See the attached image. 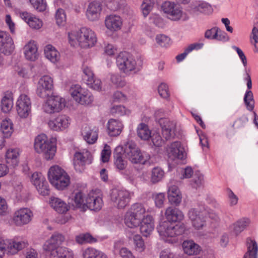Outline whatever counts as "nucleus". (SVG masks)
Returning <instances> with one entry per match:
<instances>
[{
    "instance_id": "f257e3e1",
    "label": "nucleus",
    "mask_w": 258,
    "mask_h": 258,
    "mask_svg": "<svg viewBox=\"0 0 258 258\" xmlns=\"http://www.w3.org/2000/svg\"><path fill=\"white\" fill-rule=\"evenodd\" d=\"M48 178L51 184L60 190L66 189L71 183V178L69 174L63 169L56 165L49 169Z\"/></svg>"
},
{
    "instance_id": "f03ea898",
    "label": "nucleus",
    "mask_w": 258,
    "mask_h": 258,
    "mask_svg": "<svg viewBox=\"0 0 258 258\" xmlns=\"http://www.w3.org/2000/svg\"><path fill=\"white\" fill-rule=\"evenodd\" d=\"M184 227L182 224L174 225L166 221L160 222L157 227V231L160 237L166 242L172 243L175 242V237L182 234Z\"/></svg>"
},
{
    "instance_id": "7ed1b4c3",
    "label": "nucleus",
    "mask_w": 258,
    "mask_h": 258,
    "mask_svg": "<svg viewBox=\"0 0 258 258\" xmlns=\"http://www.w3.org/2000/svg\"><path fill=\"white\" fill-rule=\"evenodd\" d=\"M123 153L126 158L133 164H147L150 159L149 154L143 152L132 141H127L124 144Z\"/></svg>"
},
{
    "instance_id": "20e7f679",
    "label": "nucleus",
    "mask_w": 258,
    "mask_h": 258,
    "mask_svg": "<svg viewBox=\"0 0 258 258\" xmlns=\"http://www.w3.org/2000/svg\"><path fill=\"white\" fill-rule=\"evenodd\" d=\"M34 148L37 153L42 154L47 160L53 159L56 152L54 143L48 140L44 134L39 135L35 138Z\"/></svg>"
},
{
    "instance_id": "39448f33",
    "label": "nucleus",
    "mask_w": 258,
    "mask_h": 258,
    "mask_svg": "<svg viewBox=\"0 0 258 258\" xmlns=\"http://www.w3.org/2000/svg\"><path fill=\"white\" fill-rule=\"evenodd\" d=\"M116 64L118 70L126 75H130L132 73H136L140 70L136 60L126 51L120 52L117 55Z\"/></svg>"
},
{
    "instance_id": "423d86ee",
    "label": "nucleus",
    "mask_w": 258,
    "mask_h": 258,
    "mask_svg": "<svg viewBox=\"0 0 258 258\" xmlns=\"http://www.w3.org/2000/svg\"><path fill=\"white\" fill-rule=\"evenodd\" d=\"M161 10L168 19L174 22L185 21L189 19L187 14L182 8L173 2H164L161 5Z\"/></svg>"
},
{
    "instance_id": "0eeeda50",
    "label": "nucleus",
    "mask_w": 258,
    "mask_h": 258,
    "mask_svg": "<svg viewBox=\"0 0 258 258\" xmlns=\"http://www.w3.org/2000/svg\"><path fill=\"white\" fill-rule=\"evenodd\" d=\"M122 146H117L114 152V164L116 168L123 175V177L130 182L133 183L135 176L130 170L125 168L127 165V162L123 158Z\"/></svg>"
},
{
    "instance_id": "6e6552de",
    "label": "nucleus",
    "mask_w": 258,
    "mask_h": 258,
    "mask_svg": "<svg viewBox=\"0 0 258 258\" xmlns=\"http://www.w3.org/2000/svg\"><path fill=\"white\" fill-rule=\"evenodd\" d=\"M110 199L115 207L123 209L130 202L131 194L125 189L115 188L111 191Z\"/></svg>"
},
{
    "instance_id": "1a4fd4ad",
    "label": "nucleus",
    "mask_w": 258,
    "mask_h": 258,
    "mask_svg": "<svg viewBox=\"0 0 258 258\" xmlns=\"http://www.w3.org/2000/svg\"><path fill=\"white\" fill-rule=\"evenodd\" d=\"M85 202L84 205L82 206V210L86 206L91 211L99 212L104 205L103 195L99 190L90 191L86 197Z\"/></svg>"
},
{
    "instance_id": "9d476101",
    "label": "nucleus",
    "mask_w": 258,
    "mask_h": 258,
    "mask_svg": "<svg viewBox=\"0 0 258 258\" xmlns=\"http://www.w3.org/2000/svg\"><path fill=\"white\" fill-rule=\"evenodd\" d=\"M203 211L197 208H191L188 210L187 216L195 230H202L206 226L207 217Z\"/></svg>"
},
{
    "instance_id": "9b49d317",
    "label": "nucleus",
    "mask_w": 258,
    "mask_h": 258,
    "mask_svg": "<svg viewBox=\"0 0 258 258\" xmlns=\"http://www.w3.org/2000/svg\"><path fill=\"white\" fill-rule=\"evenodd\" d=\"M166 153L168 159L171 161L184 160L187 156L184 147L179 141L168 145L166 148Z\"/></svg>"
},
{
    "instance_id": "f8f14e48",
    "label": "nucleus",
    "mask_w": 258,
    "mask_h": 258,
    "mask_svg": "<svg viewBox=\"0 0 258 258\" xmlns=\"http://www.w3.org/2000/svg\"><path fill=\"white\" fill-rule=\"evenodd\" d=\"M28 245V242L25 241L0 238V250L3 253L7 252L8 254H14L27 246Z\"/></svg>"
},
{
    "instance_id": "ddd939ff",
    "label": "nucleus",
    "mask_w": 258,
    "mask_h": 258,
    "mask_svg": "<svg viewBox=\"0 0 258 258\" xmlns=\"http://www.w3.org/2000/svg\"><path fill=\"white\" fill-rule=\"evenodd\" d=\"M66 106L65 99L59 96H50L43 105V110L47 113L59 112Z\"/></svg>"
},
{
    "instance_id": "4468645a",
    "label": "nucleus",
    "mask_w": 258,
    "mask_h": 258,
    "mask_svg": "<svg viewBox=\"0 0 258 258\" xmlns=\"http://www.w3.org/2000/svg\"><path fill=\"white\" fill-rule=\"evenodd\" d=\"M53 88V79L49 75H44L38 82L36 93L39 97L45 98L48 96Z\"/></svg>"
},
{
    "instance_id": "2eb2a0df",
    "label": "nucleus",
    "mask_w": 258,
    "mask_h": 258,
    "mask_svg": "<svg viewBox=\"0 0 258 258\" xmlns=\"http://www.w3.org/2000/svg\"><path fill=\"white\" fill-rule=\"evenodd\" d=\"M16 110L21 118H27L31 111V101L26 94H21L16 102Z\"/></svg>"
},
{
    "instance_id": "dca6fc26",
    "label": "nucleus",
    "mask_w": 258,
    "mask_h": 258,
    "mask_svg": "<svg viewBox=\"0 0 258 258\" xmlns=\"http://www.w3.org/2000/svg\"><path fill=\"white\" fill-rule=\"evenodd\" d=\"M82 81L94 90H101L100 80L94 78V73L90 68L86 67L83 69L82 73Z\"/></svg>"
},
{
    "instance_id": "f3484780",
    "label": "nucleus",
    "mask_w": 258,
    "mask_h": 258,
    "mask_svg": "<svg viewBox=\"0 0 258 258\" xmlns=\"http://www.w3.org/2000/svg\"><path fill=\"white\" fill-rule=\"evenodd\" d=\"M31 182L40 195L46 196L49 194L48 183L41 173H34L31 176Z\"/></svg>"
},
{
    "instance_id": "a211bd4d",
    "label": "nucleus",
    "mask_w": 258,
    "mask_h": 258,
    "mask_svg": "<svg viewBox=\"0 0 258 258\" xmlns=\"http://www.w3.org/2000/svg\"><path fill=\"white\" fill-rule=\"evenodd\" d=\"M244 81L246 82L247 89L245 91L243 101L246 109L249 111H252L254 107V100L252 92L250 91L252 87V83L250 76L245 69V73L244 78Z\"/></svg>"
},
{
    "instance_id": "6ab92c4d",
    "label": "nucleus",
    "mask_w": 258,
    "mask_h": 258,
    "mask_svg": "<svg viewBox=\"0 0 258 258\" xmlns=\"http://www.w3.org/2000/svg\"><path fill=\"white\" fill-rule=\"evenodd\" d=\"M33 214L28 208H21L16 211L13 216V221L16 225L22 226L28 224L32 219Z\"/></svg>"
},
{
    "instance_id": "aec40b11",
    "label": "nucleus",
    "mask_w": 258,
    "mask_h": 258,
    "mask_svg": "<svg viewBox=\"0 0 258 258\" xmlns=\"http://www.w3.org/2000/svg\"><path fill=\"white\" fill-rule=\"evenodd\" d=\"M139 226H140V231L142 236L145 237H149L155 229L154 218L150 215L144 216Z\"/></svg>"
},
{
    "instance_id": "412c9836",
    "label": "nucleus",
    "mask_w": 258,
    "mask_h": 258,
    "mask_svg": "<svg viewBox=\"0 0 258 258\" xmlns=\"http://www.w3.org/2000/svg\"><path fill=\"white\" fill-rule=\"evenodd\" d=\"M158 122L162 128L163 137L166 140L170 139L175 135L176 124L173 121H170L167 118H161Z\"/></svg>"
},
{
    "instance_id": "4be33fe9",
    "label": "nucleus",
    "mask_w": 258,
    "mask_h": 258,
    "mask_svg": "<svg viewBox=\"0 0 258 258\" xmlns=\"http://www.w3.org/2000/svg\"><path fill=\"white\" fill-rule=\"evenodd\" d=\"M14 49V42L9 34L5 31H0L1 51L5 54L9 55Z\"/></svg>"
},
{
    "instance_id": "5701e85b",
    "label": "nucleus",
    "mask_w": 258,
    "mask_h": 258,
    "mask_svg": "<svg viewBox=\"0 0 258 258\" xmlns=\"http://www.w3.org/2000/svg\"><path fill=\"white\" fill-rule=\"evenodd\" d=\"M97 42L95 32L90 28H82V48H88L94 46Z\"/></svg>"
},
{
    "instance_id": "b1692460",
    "label": "nucleus",
    "mask_w": 258,
    "mask_h": 258,
    "mask_svg": "<svg viewBox=\"0 0 258 258\" xmlns=\"http://www.w3.org/2000/svg\"><path fill=\"white\" fill-rule=\"evenodd\" d=\"M105 26L111 32H115L121 30L122 26V19L118 15H110L105 19Z\"/></svg>"
},
{
    "instance_id": "393cba45",
    "label": "nucleus",
    "mask_w": 258,
    "mask_h": 258,
    "mask_svg": "<svg viewBox=\"0 0 258 258\" xmlns=\"http://www.w3.org/2000/svg\"><path fill=\"white\" fill-rule=\"evenodd\" d=\"M190 10L193 13L209 15L213 12L212 6L204 1H195L190 5Z\"/></svg>"
},
{
    "instance_id": "a878e982",
    "label": "nucleus",
    "mask_w": 258,
    "mask_h": 258,
    "mask_svg": "<svg viewBox=\"0 0 258 258\" xmlns=\"http://www.w3.org/2000/svg\"><path fill=\"white\" fill-rule=\"evenodd\" d=\"M164 215L167 220L166 221L171 223L180 222L184 217V214L181 210L171 206L166 209Z\"/></svg>"
},
{
    "instance_id": "bb28decb",
    "label": "nucleus",
    "mask_w": 258,
    "mask_h": 258,
    "mask_svg": "<svg viewBox=\"0 0 258 258\" xmlns=\"http://www.w3.org/2000/svg\"><path fill=\"white\" fill-rule=\"evenodd\" d=\"M83 133H82L83 139L88 144L95 143L98 137V130L95 127H92L87 124L83 125Z\"/></svg>"
},
{
    "instance_id": "cd10ccee",
    "label": "nucleus",
    "mask_w": 258,
    "mask_h": 258,
    "mask_svg": "<svg viewBox=\"0 0 258 258\" xmlns=\"http://www.w3.org/2000/svg\"><path fill=\"white\" fill-rule=\"evenodd\" d=\"M167 197L169 202L175 206H179L182 199L181 192L178 186L174 185L168 186Z\"/></svg>"
},
{
    "instance_id": "c85d7f7f",
    "label": "nucleus",
    "mask_w": 258,
    "mask_h": 258,
    "mask_svg": "<svg viewBox=\"0 0 258 258\" xmlns=\"http://www.w3.org/2000/svg\"><path fill=\"white\" fill-rule=\"evenodd\" d=\"M246 252L243 258H258V243L252 237H248L245 240Z\"/></svg>"
},
{
    "instance_id": "c756f323",
    "label": "nucleus",
    "mask_w": 258,
    "mask_h": 258,
    "mask_svg": "<svg viewBox=\"0 0 258 258\" xmlns=\"http://www.w3.org/2000/svg\"><path fill=\"white\" fill-rule=\"evenodd\" d=\"M69 117L65 115H60L53 120H50V128L55 131H62L69 126Z\"/></svg>"
},
{
    "instance_id": "7c9ffc66",
    "label": "nucleus",
    "mask_w": 258,
    "mask_h": 258,
    "mask_svg": "<svg viewBox=\"0 0 258 258\" xmlns=\"http://www.w3.org/2000/svg\"><path fill=\"white\" fill-rule=\"evenodd\" d=\"M64 240V237L60 234H55L47 240L43 246V248L45 251H51L58 247Z\"/></svg>"
},
{
    "instance_id": "2f4dec72",
    "label": "nucleus",
    "mask_w": 258,
    "mask_h": 258,
    "mask_svg": "<svg viewBox=\"0 0 258 258\" xmlns=\"http://www.w3.org/2000/svg\"><path fill=\"white\" fill-rule=\"evenodd\" d=\"M102 11V5L97 1L89 3L86 11L88 19L91 21L98 19Z\"/></svg>"
},
{
    "instance_id": "473e14b6",
    "label": "nucleus",
    "mask_w": 258,
    "mask_h": 258,
    "mask_svg": "<svg viewBox=\"0 0 258 258\" xmlns=\"http://www.w3.org/2000/svg\"><path fill=\"white\" fill-rule=\"evenodd\" d=\"M20 150L18 148H10L5 154L6 163L13 167L17 166L19 162Z\"/></svg>"
},
{
    "instance_id": "72a5a7b5",
    "label": "nucleus",
    "mask_w": 258,
    "mask_h": 258,
    "mask_svg": "<svg viewBox=\"0 0 258 258\" xmlns=\"http://www.w3.org/2000/svg\"><path fill=\"white\" fill-rule=\"evenodd\" d=\"M182 246L184 252L188 255L199 254L202 251L201 247L191 240H184Z\"/></svg>"
},
{
    "instance_id": "f704fd0d",
    "label": "nucleus",
    "mask_w": 258,
    "mask_h": 258,
    "mask_svg": "<svg viewBox=\"0 0 258 258\" xmlns=\"http://www.w3.org/2000/svg\"><path fill=\"white\" fill-rule=\"evenodd\" d=\"M123 124L121 121L116 119H110L107 123L108 135L115 137L118 136L123 128Z\"/></svg>"
},
{
    "instance_id": "c9c22d12",
    "label": "nucleus",
    "mask_w": 258,
    "mask_h": 258,
    "mask_svg": "<svg viewBox=\"0 0 258 258\" xmlns=\"http://www.w3.org/2000/svg\"><path fill=\"white\" fill-rule=\"evenodd\" d=\"M49 252V258H74V254L72 250L66 247H58Z\"/></svg>"
},
{
    "instance_id": "e433bc0d",
    "label": "nucleus",
    "mask_w": 258,
    "mask_h": 258,
    "mask_svg": "<svg viewBox=\"0 0 258 258\" xmlns=\"http://www.w3.org/2000/svg\"><path fill=\"white\" fill-rule=\"evenodd\" d=\"M37 46L34 41H29L24 47V54L27 59L35 60L38 57Z\"/></svg>"
},
{
    "instance_id": "4c0bfd02",
    "label": "nucleus",
    "mask_w": 258,
    "mask_h": 258,
    "mask_svg": "<svg viewBox=\"0 0 258 258\" xmlns=\"http://www.w3.org/2000/svg\"><path fill=\"white\" fill-rule=\"evenodd\" d=\"M250 222V220L246 217L238 219L232 225L234 233L236 235L239 234L249 226Z\"/></svg>"
},
{
    "instance_id": "58836bf2",
    "label": "nucleus",
    "mask_w": 258,
    "mask_h": 258,
    "mask_svg": "<svg viewBox=\"0 0 258 258\" xmlns=\"http://www.w3.org/2000/svg\"><path fill=\"white\" fill-rule=\"evenodd\" d=\"M128 211L133 213V215L140 218V219H142V217L146 213H151L154 212L153 209L149 208L146 209L144 205L141 203H136L132 205Z\"/></svg>"
},
{
    "instance_id": "ea45409f",
    "label": "nucleus",
    "mask_w": 258,
    "mask_h": 258,
    "mask_svg": "<svg viewBox=\"0 0 258 258\" xmlns=\"http://www.w3.org/2000/svg\"><path fill=\"white\" fill-rule=\"evenodd\" d=\"M49 203L51 207L59 213H64L69 210L67 204L59 198L51 197Z\"/></svg>"
},
{
    "instance_id": "a19ab883",
    "label": "nucleus",
    "mask_w": 258,
    "mask_h": 258,
    "mask_svg": "<svg viewBox=\"0 0 258 258\" xmlns=\"http://www.w3.org/2000/svg\"><path fill=\"white\" fill-rule=\"evenodd\" d=\"M124 223L130 228H137L140 223L141 219L133 215V213L127 211L124 215Z\"/></svg>"
},
{
    "instance_id": "79ce46f5",
    "label": "nucleus",
    "mask_w": 258,
    "mask_h": 258,
    "mask_svg": "<svg viewBox=\"0 0 258 258\" xmlns=\"http://www.w3.org/2000/svg\"><path fill=\"white\" fill-rule=\"evenodd\" d=\"M70 199L72 206L74 208H81V185L79 184H75L73 186Z\"/></svg>"
},
{
    "instance_id": "37998d69",
    "label": "nucleus",
    "mask_w": 258,
    "mask_h": 258,
    "mask_svg": "<svg viewBox=\"0 0 258 258\" xmlns=\"http://www.w3.org/2000/svg\"><path fill=\"white\" fill-rule=\"evenodd\" d=\"M46 57L53 63L57 62L60 58V54L52 45L48 44L44 48Z\"/></svg>"
},
{
    "instance_id": "c03bdc74",
    "label": "nucleus",
    "mask_w": 258,
    "mask_h": 258,
    "mask_svg": "<svg viewBox=\"0 0 258 258\" xmlns=\"http://www.w3.org/2000/svg\"><path fill=\"white\" fill-rule=\"evenodd\" d=\"M128 238L133 240L135 251L140 253L145 251L146 246L145 241L141 235L136 233L133 237L128 236Z\"/></svg>"
},
{
    "instance_id": "a18cd8bd",
    "label": "nucleus",
    "mask_w": 258,
    "mask_h": 258,
    "mask_svg": "<svg viewBox=\"0 0 258 258\" xmlns=\"http://www.w3.org/2000/svg\"><path fill=\"white\" fill-rule=\"evenodd\" d=\"M13 106V96L11 92H7L1 101L2 110L5 113L9 112Z\"/></svg>"
},
{
    "instance_id": "49530a36",
    "label": "nucleus",
    "mask_w": 258,
    "mask_h": 258,
    "mask_svg": "<svg viewBox=\"0 0 258 258\" xmlns=\"http://www.w3.org/2000/svg\"><path fill=\"white\" fill-rule=\"evenodd\" d=\"M137 135L141 139L147 141L151 138V131L148 125L141 123L137 127Z\"/></svg>"
},
{
    "instance_id": "de8ad7c7",
    "label": "nucleus",
    "mask_w": 258,
    "mask_h": 258,
    "mask_svg": "<svg viewBox=\"0 0 258 258\" xmlns=\"http://www.w3.org/2000/svg\"><path fill=\"white\" fill-rule=\"evenodd\" d=\"M84 258H107L102 251L93 247H89L83 252Z\"/></svg>"
},
{
    "instance_id": "09e8293b",
    "label": "nucleus",
    "mask_w": 258,
    "mask_h": 258,
    "mask_svg": "<svg viewBox=\"0 0 258 258\" xmlns=\"http://www.w3.org/2000/svg\"><path fill=\"white\" fill-rule=\"evenodd\" d=\"M164 171L159 167L152 169L151 174V181L153 183H156L161 181L164 177Z\"/></svg>"
},
{
    "instance_id": "8fccbe9b",
    "label": "nucleus",
    "mask_w": 258,
    "mask_h": 258,
    "mask_svg": "<svg viewBox=\"0 0 258 258\" xmlns=\"http://www.w3.org/2000/svg\"><path fill=\"white\" fill-rule=\"evenodd\" d=\"M1 131L5 138L10 137L13 132V124L10 119L3 120L1 125Z\"/></svg>"
},
{
    "instance_id": "3c124183",
    "label": "nucleus",
    "mask_w": 258,
    "mask_h": 258,
    "mask_svg": "<svg viewBox=\"0 0 258 258\" xmlns=\"http://www.w3.org/2000/svg\"><path fill=\"white\" fill-rule=\"evenodd\" d=\"M110 113L113 115L123 116L130 115L131 111L123 105H117L110 108Z\"/></svg>"
},
{
    "instance_id": "603ef678",
    "label": "nucleus",
    "mask_w": 258,
    "mask_h": 258,
    "mask_svg": "<svg viewBox=\"0 0 258 258\" xmlns=\"http://www.w3.org/2000/svg\"><path fill=\"white\" fill-rule=\"evenodd\" d=\"M154 6V0H144L141 6L143 15L147 17L152 10Z\"/></svg>"
},
{
    "instance_id": "864d4df0",
    "label": "nucleus",
    "mask_w": 258,
    "mask_h": 258,
    "mask_svg": "<svg viewBox=\"0 0 258 258\" xmlns=\"http://www.w3.org/2000/svg\"><path fill=\"white\" fill-rule=\"evenodd\" d=\"M155 41L160 46L162 47H168L171 44L170 37L163 34L157 35L155 37Z\"/></svg>"
},
{
    "instance_id": "5fc2aeb1",
    "label": "nucleus",
    "mask_w": 258,
    "mask_h": 258,
    "mask_svg": "<svg viewBox=\"0 0 258 258\" xmlns=\"http://www.w3.org/2000/svg\"><path fill=\"white\" fill-rule=\"evenodd\" d=\"M150 23H153L156 26L163 28L166 25L165 20L159 15L157 14H152L149 17Z\"/></svg>"
},
{
    "instance_id": "6e6d98bb",
    "label": "nucleus",
    "mask_w": 258,
    "mask_h": 258,
    "mask_svg": "<svg viewBox=\"0 0 258 258\" xmlns=\"http://www.w3.org/2000/svg\"><path fill=\"white\" fill-rule=\"evenodd\" d=\"M226 195L228 206L232 208L236 206L239 200L238 196L230 188L226 189Z\"/></svg>"
},
{
    "instance_id": "4d7b16f0",
    "label": "nucleus",
    "mask_w": 258,
    "mask_h": 258,
    "mask_svg": "<svg viewBox=\"0 0 258 258\" xmlns=\"http://www.w3.org/2000/svg\"><path fill=\"white\" fill-rule=\"evenodd\" d=\"M110 81L117 87L122 88L125 86L126 82L124 79L118 73L111 74Z\"/></svg>"
},
{
    "instance_id": "13d9d810",
    "label": "nucleus",
    "mask_w": 258,
    "mask_h": 258,
    "mask_svg": "<svg viewBox=\"0 0 258 258\" xmlns=\"http://www.w3.org/2000/svg\"><path fill=\"white\" fill-rule=\"evenodd\" d=\"M93 100L94 97L90 91L82 89V105L89 106L92 104Z\"/></svg>"
},
{
    "instance_id": "bf43d9fd",
    "label": "nucleus",
    "mask_w": 258,
    "mask_h": 258,
    "mask_svg": "<svg viewBox=\"0 0 258 258\" xmlns=\"http://www.w3.org/2000/svg\"><path fill=\"white\" fill-rule=\"evenodd\" d=\"M204 183V178L203 174L199 171L196 172L194 178L190 182L191 186L197 189L203 186Z\"/></svg>"
},
{
    "instance_id": "052dcab7",
    "label": "nucleus",
    "mask_w": 258,
    "mask_h": 258,
    "mask_svg": "<svg viewBox=\"0 0 258 258\" xmlns=\"http://www.w3.org/2000/svg\"><path fill=\"white\" fill-rule=\"evenodd\" d=\"M152 199L154 201L155 206L158 208L163 207L165 200V195L164 192L154 193L152 195Z\"/></svg>"
},
{
    "instance_id": "680f3d73",
    "label": "nucleus",
    "mask_w": 258,
    "mask_h": 258,
    "mask_svg": "<svg viewBox=\"0 0 258 258\" xmlns=\"http://www.w3.org/2000/svg\"><path fill=\"white\" fill-rule=\"evenodd\" d=\"M122 0H104L105 6L111 11H116L121 6Z\"/></svg>"
},
{
    "instance_id": "e2e57ef3",
    "label": "nucleus",
    "mask_w": 258,
    "mask_h": 258,
    "mask_svg": "<svg viewBox=\"0 0 258 258\" xmlns=\"http://www.w3.org/2000/svg\"><path fill=\"white\" fill-rule=\"evenodd\" d=\"M55 20L56 24L58 26H64L66 23V15L64 11L62 9L57 10L55 14Z\"/></svg>"
},
{
    "instance_id": "0e129e2a",
    "label": "nucleus",
    "mask_w": 258,
    "mask_h": 258,
    "mask_svg": "<svg viewBox=\"0 0 258 258\" xmlns=\"http://www.w3.org/2000/svg\"><path fill=\"white\" fill-rule=\"evenodd\" d=\"M70 93L74 100L78 103L81 101V87L79 85H73L70 90Z\"/></svg>"
},
{
    "instance_id": "69168bd1",
    "label": "nucleus",
    "mask_w": 258,
    "mask_h": 258,
    "mask_svg": "<svg viewBox=\"0 0 258 258\" xmlns=\"http://www.w3.org/2000/svg\"><path fill=\"white\" fill-rule=\"evenodd\" d=\"M80 36L78 32H72L69 34V43L73 47L80 45Z\"/></svg>"
},
{
    "instance_id": "338daca9",
    "label": "nucleus",
    "mask_w": 258,
    "mask_h": 258,
    "mask_svg": "<svg viewBox=\"0 0 258 258\" xmlns=\"http://www.w3.org/2000/svg\"><path fill=\"white\" fill-rule=\"evenodd\" d=\"M34 8L39 12H43L46 10V4L44 0H29Z\"/></svg>"
},
{
    "instance_id": "774afa93",
    "label": "nucleus",
    "mask_w": 258,
    "mask_h": 258,
    "mask_svg": "<svg viewBox=\"0 0 258 258\" xmlns=\"http://www.w3.org/2000/svg\"><path fill=\"white\" fill-rule=\"evenodd\" d=\"M27 24L32 29L38 30L42 27L43 22L40 19L33 15Z\"/></svg>"
}]
</instances>
